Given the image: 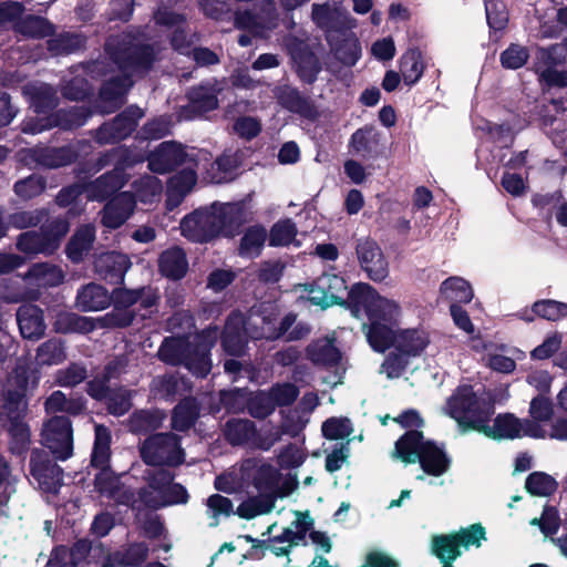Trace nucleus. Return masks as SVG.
<instances>
[{
  "mask_svg": "<svg viewBox=\"0 0 567 567\" xmlns=\"http://www.w3.org/2000/svg\"><path fill=\"white\" fill-rule=\"evenodd\" d=\"M100 471L95 474L94 477V487L95 491L102 495L107 496L109 498L115 497V495L121 489V481L111 467L99 468Z\"/></svg>",
  "mask_w": 567,
  "mask_h": 567,
  "instance_id": "774afa93",
  "label": "nucleus"
},
{
  "mask_svg": "<svg viewBox=\"0 0 567 567\" xmlns=\"http://www.w3.org/2000/svg\"><path fill=\"white\" fill-rule=\"evenodd\" d=\"M382 137V133L374 125L367 124L352 133L349 141L350 152L365 161H377L385 154Z\"/></svg>",
  "mask_w": 567,
  "mask_h": 567,
  "instance_id": "dca6fc26",
  "label": "nucleus"
},
{
  "mask_svg": "<svg viewBox=\"0 0 567 567\" xmlns=\"http://www.w3.org/2000/svg\"><path fill=\"white\" fill-rule=\"evenodd\" d=\"M94 238V231L89 227L78 230L65 246L66 257L72 262H81L91 250Z\"/></svg>",
  "mask_w": 567,
  "mask_h": 567,
  "instance_id": "6e6d98bb",
  "label": "nucleus"
},
{
  "mask_svg": "<svg viewBox=\"0 0 567 567\" xmlns=\"http://www.w3.org/2000/svg\"><path fill=\"white\" fill-rule=\"evenodd\" d=\"M327 43L334 58L346 66L355 65L361 58V43L353 32Z\"/></svg>",
  "mask_w": 567,
  "mask_h": 567,
  "instance_id": "58836bf2",
  "label": "nucleus"
},
{
  "mask_svg": "<svg viewBox=\"0 0 567 567\" xmlns=\"http://www.w3.org/2000/svg\"><path fill=\"white\" fill-rule=\"evenodd\" d=\"M131 266L130 257L118 251L103 252L94 260L95 274L111 285H123Z\"/></svg>",
  "mask_w": 567,
  "mask_h": 567,
  "instance_id": "a211bd4d",
  "label": "nucleus"
},
{
  "mask_svg": "<svg viewBox=\"0 0 567 567\" xmlns=\"http://www.w3.org/2000/svg\"><path fill=\"white\" fill-rule=\"evenodd\" d=\"M112 303L109 290L96 282L82 286L76 293L75 305L83 312L100 311Z\"/></svg>",
  "mask_w": 567,
  "mask_h": 567,
  "instance_id": "bb28decb",
  "label": "nucleus"
},
{
  "mask_svg": "<svg viewBox=\"0 0 567 567\" xmlns=\"http://www.w3.org/2000/svg\"><path fill=\"white\" fill-rule=\"evenodd\" d=\"M58 460L52 453L43 449H33L31 451L29 461L30 475L45 493L55 494L63 485L64 472L58 465Z\"/></svg>",
  "mask_w": 567,
  "mask_h": 567,
  "instance_id": "0eeeda50",
  "label": "nucleus"
},
{
  "mask_svg": "<svg viewBox=\"0 0 567 567\" xmlns=\"http://www.w3.org/2000/svg\"><path fill=\"white\" fill-rule=\"evenodd\" d=\"M29 375L27 371L17 372L13 378L12 388H9L3 398L0 399V406L28 408L27 392Z\"/></svg>",
  "mask_w": 567,
  "mask_h": 567,
  "instance_id": "864d4df0",
  "label": "nucleus"
},
{
  "mask_svg": "<svg viewBox=\"0 0 567 567\" xmlns=\"http://www.w3.org/2000/svg\"><path fill=\"white\" fill-rule=\"evenodd\" d=\"M143 116L144 111L141 107L128 105L114 118L101 124L93 138L100 145L118 143L133 134Z\"/></svg>",
  "mask_w": 567,
  "mask_h": 567,
  "instance_id": "423d86ee",
  "label": "nucleus"
},
{
  "mask_svg": "<svg viewBox=\"0 0 567 567\" xmlns=\"http://www.w3.org/2000/svg\"><path fill=\"white\" fill-rule=\"evenodd\" d=\"M106 411L113 416H123L132 409V391L124 385L110 389L107 398L102 401Z\"/></svg>",
  "mask_w": 567,
  "mask_h": 567,
  "instance_id": "bf43d9fd",
  "label": "nucleus"
},
{
  "mask_svg": "<svg viewBox=\"0 0 567 567\" xmlns=\"http://www.w3.org/2000/svg\"><path fill=\"white\" fill-rule=\"evenodd\" d=\"M58 333H90L96 328L95 319L80 316L75 312L60 311L53 322Z\"/></svg>",
  "mask_w": 567,
  "mask_h": 567,
  "instance_id": "79ce46f5",
  "label": "nucleus"
},
{
  "mask_svg": "<svg viewBox=\"0 0 567 567\" xmlns=\"http://www.w3.org/2000/svg\"><path fill=\"white\" fill-rule=\"evenodd\" d=\"M275 97L284 110L301 118L315 122L320 116L316 102L296 86L289 84L277 86Z\"/></svg>",
  "mask_w": 567,
  "mask_h": 567,
  "instance_id": "4468645a",
  "label": "nucleus"
},
{
  "mask_svg": "<svg viewBox=\"0 0 567 567\" xmlns=\"http://www.w3.org/2000/svg\"><path fill=\"white\" fill-rule=\"evenodd\" d=\"M247 319L240 310H233L226 318L223 331L218 339L224 352L230 357L239 358L246 352L248 344Z\"/></svg>",
  "mask_w": 567,
  "mask_h": 567,
  "instance_id": "ddd939ff",
  "label": "nucleus"
},
{
  "mask_svg": "<svg viewBox=\"0 0 567 567\" xmlns=\"http://www.w3.org/2000/svg\"><path fill=\"white\" fill-rule=\"evenodd\" d=\"M17 322L24 339L38 340L45 332L44 312L35 305H21L17 310Z\"/></svg>",
  "mask_w": 567,
  "mask_h": 567,
  "instance_id": "b1692460",
  "label": "nucleus"
},
{
  "mask_svg": "<svg viewBox=\"0 0 567 567\" xmlns=\"http://www.w3.org/2000/svg\"><path fill=\"white\" fill-rule=\"evenodd\" d=\"M16 32L31 39H44L55 33V25L44 17L28 14L18 21Z\"/></svg>",
  "mask_w": 567,
  "mask_h": 567,
  "instance_id": "09e8293b",
  "label": "nucleus"
},
{
  "mask_svg": "<svg viewBox=\"0 0 567 567\" xmlns=\"http://www.w3.org/2000/svg\"><path fill=\"white\" fill-rule=\"evenodd\" d=\"M416 462L420 463L425 474L435 477L446 473L451 466L450 457L443 447H440L434 441L425 442Z\"/></svg>",
  "mask_w": 567,
  "mask_h": 567,
  "instance_id": "c85d7f7f",
  "label": "nucleus"
},
{
  "mask_svg": "<svg viewBox=\"0 0 567 567\" xmlns=\"http://www.w3.org/2000/svg\"><path fill=\"white\" fill-rule=\"evenodd\" d=\"M192 343L186 337H166L159 346L158 358L167 364L182 365Z\"/></svg>",
  "mask_w": 567,
  "mask_h": 567,
  "instance_id": "49530a36",
  "label": "nucleus"
},
{
  "mask_svg": "<svg viewBox=\"0 0 567 567\" xmlns=\"http://www.w3.org/2000/svg\"><path fill=\"white\" fill-rule=\"evenodd\" d=\"M218 93L219 90L208 82L192 86L186 93L188 106L197 114L214 111L219 106Z\"/></svg>",
  "mask_w": 567,
  "mask_h": 567,
  "instance_id": "473e14b6",
  "label": "nucleus"
},
{
  "mask_svg": "<svg viewBox=\"0 0 567 567\" xmlns=\"http://www.w3.org/2000/svg\"><path fill=\"white\" fill-rule=\"evenodd\" d=\"M218 336L217 326H209L195 334L192 347L182 363L194 377L204 379L210 373L212 349L218 341Z\"/></svg>",
  "mask_w": 567,
  "mask_h": 567,
  "instance_id": "39448f33",
  "label": "nucleus"
},
{
  "mask_svg": "<svg viewBox=\"0 0 567 567\" xmlns=\"http://www.w3.org/2000/svg\"><path fill=\"white\" fill-rule=\"evenodd\" d=\"M127 182V174H122L115 172V169H111L92 182L90 189L94 198L99 200H106L110 197L115 196Z\"/></svg>",
  "mask_w": 567,
  "mask_h": 567,
  "instance_id": "4c0bfd02",
  "label": "nucleus"
},
{
  "mask_svg": "<svg viewBox=\"0 0 567 567\" xmlns=\"http://www.w3.org/2000/svg\"><path fill=\"white\" fill-rule=\"evenodd\" d=\"M535 317L548 321H558L567 317V303L554 299L537 300L532 306L530 315L525 311L522 319L532 322Z\"/></svg>",
  "mask_w": 567,
  "mask_h": 567,
  "instance_id": "3c124183",
  "label": "nucleus"
},
{
  "mask_svg": "<svg viewBox=\"0 0 567 567\" xmlns=\"http://www.w3.org/2000/svg\"><path fill=\"white\" fill-rule=\"evenodd\" d=\"M34 161L47 168H59L74 163L78 152L70 145L43 147L33 151Z\"/></svg>",
  "mask_w": 567,
  "mask_h": 567,
  "instance_id": "f704fd0d",
  "label": "nucleus"
},
{
  "mask_svg": "<svg viewBox=\"0 0 567 567\" xmlns=\"http://www.w3.org/2000/svg\"><path fill=\"white\" fill-rule=\"evenodd\" d=\"M440 292L445 300L457 305L472 301L474 293L468 281L461 277H449L440 286Z\"/></svg>",
  "mask_w": 567,
  "mask_h": 567,
  "instance_id": "603ef678",
  "label": "nucleus"
},
{
  "mask_svg": "<svg viewBox=\"0 0 567 567\" xmlns=\"http://www.w3.org/2000/svg\"><path fill=\"white\" fill-rule=\"evenodd\" d=\"M306 355L315 365L329 368L338 365L341 360V351L330 339L312 341L306 348Z\"/></svg>",
  "mask_w": 567,
  "mask_h": 567,
  "instance_id": "c9c22d12",
  "label": "nucleus"
},
{
  "mask_svg": "<svg viewBox=\"0 0 567 567\" xmlns=\"http://www.w3.org/2000/svg\"><path fill=\"white\" fill-rule=\"evenodd\" d=\"M280 478L281 476L277 468L269 463H262L255 470L251 484L258 491V494L274 495L275 501H277V498L288 496L298 486V481H295L291 488L282 491L279 486Z\"/></svg>",
  "mask_w": 567,
  "mask_h": 567,
  "instance_id": "412c9836",
  "label": "nucleus"
},
{
  "mask_svg": "<svg viewBox=\"0 0 567 567\" xmlns=\"http://www.w3.org/2000/svg\"><path fill=\"white\" fill-rule=\"evenodd\" d=\"M525 488L533 496H550L557 491L558 483L545 472H533L526 477Z\"/></svg>",
  "mask_w": 567,
  "mask_h": 567,
  "instance_id": "052dcab7",
  "label": "nucleus"
},
{
  "mask_svg": "<svg viewBox=\"0 0 567 567\" xmlns=\"http://www.w3.org/2000/svg\"><path fill=\"white\" fill-rule=\"evenodd\" d=\"M47 189V179L38 174H31L25 178L19 179L13 185V190L18 197L29 200L40 196Z\"/></svg>",
  "mask_w": 567,
  "mask_h": 567,
  "instance_id": "69168bd1",
  "label": "nucleus"
},
{
  "mask_svg": "<svg viewBox=\"0 0 567 567\" xmlns=\"http://www.w3.org/2000/svg\"><path fill=\"white\" fill-rule=\"evenodd\" d=\"M431 551L442 566L453 565L452 563L462 555L461 545L454 533L433 536Z\"/></svg>",
  "mask_w": 567,
  "mask_h": 567,
  "instance_id": "de8ad7c7",
  "label": "nucleus"
},
{
  "mask_svg": "<svg viewBox=\"0 0 567 567\" xmlns=\"http://www.w3.org/2000/svg\"><path fill=\"white\" fill-rule=\"evenodd\" d=\"M166 416L165 411L158 408L135 410L128 419L130 431L137 435H151L162 427Z\"/></svg>",
  "mask_w": 567,
  "mask_h": 567,
  "instance_id": "7c9ffc66",
  "label": "nucleus"
},
{
  "mask_svg": "<svg viewBox=\"0 0 567 567\" xmlns=\"http://www.w3.org/2000/svg\"><path fill=\"white\" fill-rule=\"evenodd\" d=\"M274 495H261L248 497L237 507L235 514L244 519H252L259 515L268 514L275 508Z\"/></svg>",
  "mask_w": 567,
  "mask_h": 567,
  "instance_id": "5fc2aeb1",
  "label": "nucleus"
},
{
  "mask_svg": "<svg viewBox=\"0 0 567 567\" xmlns=\"http://www.w3.org/2000/svg\"><path fill=\"white\" fill-rule=\"evenodd\" d=\"M42 442L55 458L65 461L71 457L73 454V427L69 416H52L44 426Z\"/></svg>",
  "mask_w": 567,
  "mask_h": 567,
  "instance_id": "1a4fd4ad",
  "label": "nucleus"
},
{
  "mask_svg": "<svg viewBox=\"0 0 567 567\" xmlns=\"http://www.w3.org/2000/svg\"><path fill=\"white\" fill-rule=\"evenodd\" d=\"M425 442L422 431L409 430L395 442V456L405 464H414Z\"/></svg>",
  "mask_w": 567,
  "mask_h": 567,
  "instance_id": "e433bc0d",
  "label": "nucleus"
},
{
  "mask_svg": "<svg viewBox=\"0 0 567 567\" xmlns=\"http://www.w3.org/2000/svg\"><path fill=\"white\" fill-rule=\"evenodd\" d=\"M134 85V80L128 73L112 75L102 82L99 89V99L107 104L111 111H116L125 103V97Z\"/></svg>",
  "mask_w": 567,
  "mask_h": 567,
  "instance_id": "aec40b11",
  "label": "nucleus"
},
{
  "mask_svg": "<svg viewBox=\"0 0 567 567\" xmlns=\"http://www.w3.org/2000/svg\"><path fill=\"white\" fill-rule=\"evenodd\" d=\"M35 359L41 365H52L65 359L64 347L61 340L52 338L39 346Z\"/></svg>",
  "mask_w": 567,
  "mask_h": 567,
  "instance_id": "338daca9",
  "label": "nucleus"
},
{
  "mask_svg": "<svg viewBox=\"0 0 567 567\" xmlns=\"http://www.w3.org/2000/svg\"><path fill=\"white\" fill-rule=\"evenodd\" d=\"M93 115V111L85 105H75L69 109H59L52 113L53 127L71 131L83 126Z\"/></svg>",
  "mask_w": 567,
  "mask_h": 567,
  "instance_id": "37998d69",
  "label": "nucleus"
},
{
  "mask_svg": "<svg viewBox=\"0 0 567 567\" xmlns=\"http://www.w3.org/2000/svg\"><path fill=\"white\" fill-rule=\"evenodd\" d=\"M140 456L147 466L177 467L185 462L182 437L173 432L153 433L141 443Z\"/></svg>",
  "mask_w": 567,
  "mask_h": 567,
  "instance_id": "7ed1b4c3",
  "label": "nucleus"
},
{
  "mask_svg": "<svg viewBox=\"0 0 567 567\" xmlns=\"http://www.w3.org/2000/svg\"><path fill=\"white\" fill-rule=\"evenodd\" d=\"M355 252L360 267L367 272L369 279L382 281L389 275V264L381 247L370 238L358 239Z\"/></svg>",
  "mask_w": 567,
  "mask_h": 567,
  "instance_id": "2eb2a0df",
  "label": "nucleus"
},
{
  "mask_svg": "<svg viewBox=\"0 0 567 567\" xmlns=\"http://www.w3.org/2000/svg\"><path fill=\"white\" fill-rule=\"evenodd\" d=\"M140 499L148 507L159 508L172 505L186 504L189 499V494L184 485L175 483L174 481L161 494L159 502H156L151 491L145 487L138 489Z\"/></svg>",
  "mask_w": 567,
  "mask_h": 567,
  "instance_id": "2f4dec72",
  "label": "nucleus"
},
{
  "mask_svg": "<svg viewBox=\"0 0 567 567\" xmlns=\"http://www.w3.org/2000/svg\"><path fill=\"white\" fill-rule=\"evenodd\" d=\"M401 309L396 302L385 303V309L369 318L367 340L370 347L379 353H384L394 347L399 331Z\"/></svg>",
  "mask_w": 567,
  "mask_h": 567,
  "instance_id": "20e7f679",
  "label": "nucleus"
},
{
  "mask_svg": "<svg viewBox=\"0 0 567 567\" xmlns=\"http://www.w3.org/2000/svg\"><path fill=\"white\" fill-rule=\"evenodd\" d=\"M158 271L169 280H181L188 271V260L185 250L179 246H173L158 257Z\"/></svg>",
  "mask_w": 567,
  "mask_h": 567,
  "instance_id": "cd10ccee",
  "label": "nucleus"
},
{
  "mask_svg": "<svg viewBox=\"0 0 567 567\" xmlns=\"http://www.w3.org/2000/svg\"><path fill=\"white\" fill-rule=\"evenodd\" d=\"M136 317V310L113 305L110 312L96 318L95 321L96 327L101 329H125L133 324Z\"/></svg>",
  "mask_w": 567,
  "mask_h": 567,
  "instance_id": "4d7b16f0",
  "label": "nucleus"
},
{
  "mask_svg": "<svg viewBox=\"0 0 567 567\" xmlns=\"http://www.w3.org/2000/svg\"><path fill=\"white\" fill-rule=\"evenodd\" d=\"M28 408L0 406V425L10 435V450L22 454L30 445V427L25 422Z\"/></svg>",
  "mask_w": 567,
  "mask_h": 567,
  "instance_id": "f8f14e48",
  "label": "nucleus"
},
{
  "mask_svg": "<svg viewBox=\"0 0 567 567\" xmlns=\"http://www.w3.org/2000/svg\"><path fill=\"white\" fill-rule=\"evenodd\" d=\"M223 435L231 446H244L255 444L258 430L256 423L251 420L231 417L224 424Z\"/></svg>",
  "mask_w": 567,
  "mask_h": 567,
  "instance_id": "c756f323",
  "label": "nucleus"
},
{
  "mask_svg": "<svg viewBox=\"0 0 567 567\" xmlns=\"http://www.w3.org/2000/svg\"><path fill=\"white\" fill-rule=\"evenodd\" d=\"M87 402L82 396L66 398V395L60 391H53L44 402V408L48 413L63 412L72 416H79L85 413Z\"/></svg>",
  "mask_w": 567,
  "mask_h": 567,
  "instance_id": "ea45409f",
  "label": "nucleus"
},
{
  "mask_svg": "<svg viewBox=\"0 0 567 567\" xmlns=\"http://www.w3.org/2000/svg\"><path fill=\"white\" fill-rule=\"evenodd\" d=\"M148 556V545L144 542H134L121 550L109 554L101 567H143Z\"/></svg>",
  "mask_w": 567,
  "mask_h": 567,
  "instance_id": "393cba45",
  "label": "nucleus"
},
{
  "mask_svg": "<svg viewBox=\"0 0 567 567\" xmlns=\"http://www.w3.org/2000/svg\"><path fill=\"white\" fill-rule=\"evenodd\" d=\"M291 58L299 80L303 84L312 85L322 71V64L317 54L308 44H299L292 49Z\"/></svg>",
  "mask_w": 567,
  "mask_h": 567,
  "instance_id": "5701e85b",
  "label": "nucleus"
},
{
  "mask_svg": "<svg viewBox=\"0 0 567 567\" xmlns=\"http://www.w3.org/2000/svg\"><path fill=\"white\" fill-rule=\"evenodd\" d=\"M425 65L419 48L409 49L400 59V72L408 86L415 85L423 76Z\"/></svg>",
  "mask_w": 567,
  "mask_h": 567,
  "instance_id": "8fccbe9b",
  "label": "nucleus"
},
{
  "mask_svg": "<svg viewBox=\"0 0 567 567\" xmlns=\"http://www.w3.org/2000/svg\"><path fill=\"white\" fill-rule=\"evenodd\" d=\"M347 282L342 276L336 274H322L310 285V302L327 309L332 306H342L343 293L347 291Z\"/></svg>",
  "mask_w": 567,
  "mask_h": 567,
  "instance_id": "9b49d317",
  "label": "nucleus"
},
{
  "mask_svg": "<svg viewBox=\"0 0 567 567\" xmlns=\"http://www.w3.org/2000/svg\"><path fill=\"white\" fill-rule=\"evenodd\" d=\"M267 237V230L262 225L257 224L249 226L240 238L238 255L243 258L250 259L259 257L261 255Z\"/></svg>",
  "mask_w": 567,
  "mask_h": 567,
  "instance_id": "a18cd8bd",
  "label": "nucleus"
},
{
  "mask_svg": "<svg viewBox=\"0 0 567 567\" xmlns=\"http://www.w3.org/2000/svg\"><path fill=\"white\" fill-rule=\"evenodd\" d=\"M199 412V404L194 396L182 399L172 411V429L177 432L189 431L196 424Z\"/></svg>",
  "mask_w": 567,
  "mask_h": 567,
  "instance_id": "72a5a7b5",
  "label": "nucleus"
},
{
  "mask_svg": "<svg viewBox=\"0 0 567 567\" xmlns=\"http://www.w3.org/2000/svg\"><path fill=\"white\" fill-rule=\"evenodd\" d=\"M87 38L82 33L63 31L52 35L48 42V50L53 55H69L86 48Z\"/></svg>",
  "mask_w": 567,
  "mask_h": 567,
  "instance_id": "c03bdc74",
  "label": "nucleus"
},
{
  "mask_svg": "<svg viewBox=\"0 0 567 567\" xmlns=\"http://www.w3.org/2000/svg\"><path fill=\"white\" fill-rule=\"evenodd\" d=\"M111 60L123 73L144 74L154 65L155 51L152 44L143 42L137 34L123 33L105 45Z\"/></svg>",
  "mask_w": 567,
  "mask_h": 567,
  "instance_id": "f03ea898",
  "label": "nucleus"
},
{
  "mask_svg": "<svg viewBox=\"0 0 567 567\" xmlns=\"http://www.w3.org/2000/svg\"><path fill=\"white\" fill-rule=\"evenodd\" d=\"M187 158V153L181 143L175 141L163 142L148 157V168L156 174L174 172Z\"/></svg>",
  "mask_w": 567,
  "mask_h": 567,
  "instance_id": "f3484780",
  "label": "nucleus"
},
{
  "mask_svg": "<svg viewBox=\"0 0 567 567\" xmlns=\"http://www.w3.org/2000/svg\"><path fill=\"white\" fill-rule=\"evenodd\" d=\"M31 106L35 114L48 115L55 112L59 104L56 91L49 84L34 87L30 94Z\"/></svg>",
  "mask_w": 567,
  "mask_h": 567,
  "instance_id": "13d9d810",
  "label": "nucleus"
},
{
  "mask_svg": "<svg viewBox=\"0 0 567 567\" xmlns=\"http://www.w3.org/2000/svg\"><path fill=\"white\" fill-rule=\"evenodd\" d=\"M523 423L513 413H499L493 421V425L486 422L481 433L486 437L502 441L522 437Z\"/></svg>",
  "mask_w": 567,
  "mask_h": 567,
  "instance_id": "a878e982",
  "label": "nucleus"
},
{
  "mask_svg": "<svg viewBox=\"0 0 567 567\" xmlns=\"http://www.w3.org/2000/svg\"><path fill=\"white\" fill-rule=\"evenodd\" d=\"M429 343L430 337L422 329H399L394 348L414 358L419 357Z\"/></svg>",
  "mask_w": 567,
  "mask_h": 567,
  "instance_id": "a19ab883",
  "label": "nucleus"
},
{
  "mask_svg": "<svg viewBox=\"0 0 567 567\" xmlns=\"http://www.w3.org/2000/svg\"><path fill=\"white\" fill-rule=\"evenodd\" d=\"M136 207V200L131 192H122L113 197L103 208L102 212V224L110 229H117L134 213Z\"/></svg>",
  "mask_w": 567,
  "mask_h": 567,
  "instance_id": "6ab92c4d",
  "label": "nucleus"
},
{
  "mask_svg": "<svg viewBox=\"0 0 567 567\" xmlns=\"http://www.w3.org/2000/svg\"><path fill=\"white\" fill-rule=\"evenodd\" d=\"M215 212L220 235L234 237L248 221L247 207L244 202L221 204Z\"/></svg>",
  "mask_w": 567,
  "mask_h": 567,
  "instance_id": "4be33fe9",
  "label": "nucleus"
},
{
  "mask_svg": "<svg viewBox=\"0 0 567 567\" xmlns=\"http://www.w3.org/2000/svg\"><path fill=\"white\" fill-rule=\"evenodd\" d=\"M270 394L266 391L248 393L246 411L250 416L258 420H265L275 411Z\"/></svg>",
  "mask_w": 567,
  "mask_h": 567,
  "instance_id": "e2e57ef3",
  "label": "nucleus"
},
{
  "mask_svg": "<svg viewBox=\"0 0 567 567\" xmlns=\"http://www.w3.org/2000/svg\"><path fill=\"white\" fill-rule=\"evenodd\" d=\"M393 302L381 297L371 285L357 282L347 292V298L341 307L349 310L357 319H361L363 316L369 319L385 309V303Z\"/></svg>",
  "mask_w": 567,
  "mask_h": 567,
  "instance_id": "6e6552de",
  "label": "nucleus"
},
{
  "mask_svg": "<svg viewBox=\"0 0 567 567\" xmlns=\"http://www.w3.org/2000/svg\"><path fill=\"white\" fill-rule=\"evenodd\" d=\"M447 415L453 419L462 433H481L495 413L492 399L478 396L471 384H460L446 400Z\"/></svg>",
  "mask_w": 567,
  "mask_h": 567,
  "instance_id": "f257e3e1",
  "label": "nucleus"
},
{
  "mask_svg": "<svg viewBox=\"0 0 567 567\" xmlns=\"http://www.w3.org/2000/svg\"><path fill=\"white\" fill-rule=\"evenodd\" d=\"M297 226L290 219H281L275 223L269 231V246L285 247L289 246L297 236Z\"/></svg>",
  "mask_w": 567,
  "mask_h": 567,
  "instance_id": "0e129e2a",
  "label": "nucleus"
},
{
  "mask_svg": "<svg viewBox=\"0 0 567 567\" xmlns=\"http://www.w3.org/2000/svg\"><path fill=\"white\" fill-rule=\"evenodd\" d=\"M485 12L488 28L494 32H503L508 24L509 13L502 0H485Z\"/></svg>",
  "mask_w": 567,
  "mask_h": 567,
  "instance_id": "680f3d73",
  "label": "nucleus"
},
{
  "mask_svg": "<svg viewBox=\"0 0 567 567\" xmlns=\"http://www.w3.org/2000/svg\"><path fill=\"white\" fill-rule=\"evenodd\" d=\"M179 228L182 236L195 244L210 243L220 236L215 212L209 208H198L185 215Z\"/></svg>",
  "mask_w": 567,
  "mask_h": 567,
  "instance_id": "9d476101",
  "label": "nucleus"
}]
</instances>
